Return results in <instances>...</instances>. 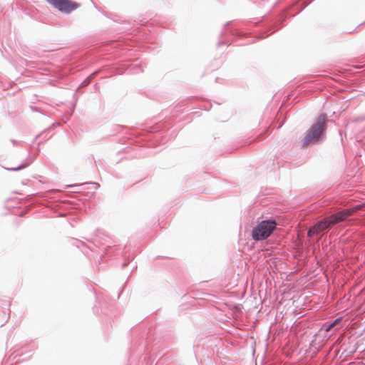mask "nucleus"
Returning a JSON list of instances; mask_svg holds the SVG:
<instances>
[{
    "mask_svg": "<svg viewBox=\"0 0 365 365\" xmlns=\"http://www.w3.org/2000/svg\"><path fill=\"white\" fill-rule=\"evenodd\" d=\"M325 114H322L315 124H314L308 130L307 135L303 140V145L307 146L311 143H317L319 140L324 130L326 128Z\"/></svg>",
    "mask_w": 365,
    "mask_h": 365,
    "instance_id": "nucleus-1",
    "label": "nucleus"
},
{
    "mask_svg": "<svg viewBox=\"0 0 365 365\" xmlns=\"http://www.w3.org/2000/svg\"><path fill=\"white\" fill-rule=\"evenodd\" d=\"M276 226L277 223L273 220L262 221L253 229L252 238L257 241L267 239L271 235Z\"/></svg>",
    "mask_w": 365,
    "mask_h": 365,
    "instance_id": "nucleus-2",
    "label": "nucleus"
},
{
    "mask_svg": "<svg viewBox=\"0 0 365 365\" xmlns=\"http://www.w3.org/2000/svg\"><path fill=\"white\" fill-rule=\"evenodd\" d=\"M53 7L63 13H71L77 9L80 4L71 0H46Z\"/></svg>",
    "mask_w": 365,
    "mask_h": 365,
    "instance_id": "nucleus-3",
    "label": "nucleus"
},
{
    "mask_svg": "<svg viewBox=\"0 0 365 365\" xmlns=\"http://www.w3.org/2000/svg\"><path fill=\"white\" fill-rule=\"evenodd\" d=\"M361 205H357L353 208L346 209L343 211L339 212L334 215H332L329 217L332 225L337 224L346 220V217L354 215L356 211L360 210Z\"/></svg>",
    "mask_w": 365,
    "mask_h": 365,
    "instance_id": "nucleus-4",
    "label": "nucleus"
},
{
    "mask_svg": "<svg viewBox=\"0 0 365 365\" xmlns=\"http://www.w3.org/2000/svg\"><path fill=\"white\" fill-rule=\"evenodd\" d=\"M331 223L329 219V217L325 218L324 220L320 221L317 224H316L314 227H312L308 232L309 236H312L314 235H317L320 232L324 231L327 228L331 226Z\"/></svg>",
    "mask_w": 365,
    "mask_h": 365,
    "instance_id": "nucleus-5",
    "label": "nucleus"
},
{
    "mask_svg": "<svg viewBox=\"0 0 365 365\" xmlns=\"http://www.w3.org/2000/svg\"><path fill=\"white\" fill-rule=\"evenodd\" d=\"M339 322V319L334 320L332 323L329 324L324 325V329L325 331H329L333 327H334Z\"/></svg>",
    "mask_w": 365,
    "mask_h": 365,
    "instance_id": "nucleus-6",
    "label": "nucleus"
}]
</instances>
